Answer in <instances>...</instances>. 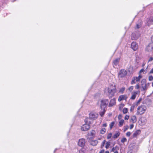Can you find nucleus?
I'll list each match as a JSON object with an SVG mask.
<instances>
[{
    "instance_id": "f257e3e1",
    "label": "nucleus",
    "mask_w": 153,
    "mask_h": 153,
    "mask_svg": "<svg viewBox=\"0 0 153 153\" xmlns=\"http://www.w3.org/2000/svg\"><path fill=\"white\" fill-rule=\"evenodd\" d=\"M117 92L116 87L115 85H110L108 88L107 95L109 98H112Z\"/></svg>"
},
{
    "instance_id": "f03ea898",
    "label": "nucleus",
    "mask_w": 153,
    "mask_h": 153,
    "mask_svg": "<svg viewBox=\"0 0 153 153\" xmlns=\"http://www.w3.org/2000/svg\"><path fill=\"white\" fill-rule=\"evenodd\" d=\"M149 83H146V79H143L141 82V88H142L141 91H143L144 92V93H145L149 88Z\"/></svg>"
},
{
    "instance_id": "7ed1b4c3",
    "label": "nucleus",
    "mask_w": 153,
    "mask_h": 153,
    "mask_svg": "<svg viewBox=\"0 0 153 153\" xmlns=\"http://www.w3.org/2000/svg\"><path fill=\"white\" fill-rule=\"evenodd\" d=\"M89 120L88 118L85 119V121L86 123L82 126L81 128L82 130L86 131L89 130L90 127V126L89 124L90 123V122L88 121Z\"/></svg>"
},
{
    "instance_id": "20e7f679",
    "label": "nucleus",
    "mask_w": 153,
    "mask_h": 153,
    "mask_svg": "<svg viewBox=\"0 0 153 153\" xmlns=\"http://www.w3.org/2000/svg\"><path fill=\"white\" fill-rule=\"evenodd\" d=\"M146 109V107L145 105H141L139 106L137 108L136 114L137 115H142L144 114Z\"/></svg>"
},
{
    "instance_id": "39448f33",
    "label": "nucleus",
    "mask_w": 153,
    "mask_h": 153,
    "mask_svg": "<svg viewBox=\"0 0 153 153\" xmlns=\"http://www.w3.org/2000/svg\"><path fill=\"white\" fill-rule=\"evenodd\" d=\"M100 107L101 108H105L108 103V99H104L101 101Z\"/></svg>"
},
{
    "instance_id": "423d86ee",
    "label": "nucleus",
    "mask_w": 153,
    "mask_h": 153,
    "mask_svg": "<svg viewBox=\"0 0 153 153\" xmlns=\"http://www.w3.org/2000/svg\"><path fill=\"white\" fill-rule=\"evenodd\" d=\"M127 74L126 71L125 70H121L119 71L118 74L119 78H122L124 77Z\"/></svg>"
},
{
    "instance_id": "0eeeda50",
    "label": "nucleus",
    "mask_w": 153,
    "mask_h": 153,
    "mask_svg": "<svg viewBox=\"0 0 153 153\" xmlns=\"http://www.w3.org/2000/svg\"><path fill=\"white\" fill-rule=\"evenodd\" d=\"M140 33L138 32L133 33L131 35V38L132 40L137 39L140 36Z\"/></svg>"
},
{
    "instance_id": "6e6552de",
    "label": "nucleus",
    "mask_w": 153,
    "mask_h": 153,
    "mask_svg": "<svg viewBox=\"0 0 153 153\" xmlns=\"http://www.w3.org/2000/svg\"><path fill=\"white\" fill-rule=\"evenodd\" d=\"M98 114L95 112H91L89 114V117L90 119L95 120L98 118Z\"/></svg>"
},
{
    "instance_id": "1a4fd4ad",
    "label": "nucleus",
    "mask_w": 153,
    "mask_h": 153,
    "mask_svg": "<svg viewBox=\"0 0 153 153\" xmlns=\"http://www.w3.org/2000/svg\"><path fill=\"white\" fill-rule=\"evenodd\" d=\"M131 48L134 51H135L137 49L138 45L136 42H134L131 44Z\"/></svg>"
},
{
    "instance_id": "9d476101",
    "label": "nucleus",
    "mask_w": 153,
    "mask_h": 153,
    "mask_svg": "<svg viewBox=\"0 0 153 153\" xmlns=\"http://www.w3.org/2000/svg\"><path fill=\"white\" fill-rule=\"evenodd\" d=\"M85 143V140L82 138L79 140L78 142V145L79 146L82 147L84 146Z\"/></svg>"
},
{
    "instance_id": "9b49d317",
    "label": "nucleus",
    "mask_w": 153,
    "mask_h": 153,
    "mask_svg": "<svg viewBox=\"0 0 153 153\" xmlns=\"http://www.w3.org/2000/svg\"><path fill=\"white\" fill-rule=\"evenodd\" d=\"M120 59L119 58H117L115 59L113 61V65L114 68H116L117 67V65L119 64Z\"/></svg>"
},
{
    "instance_id": "f8f14e48",
    "label": "nucleus",
    "mask_w": 153,
    "mask_h": 153,
    "mask_svg": "<svg viewBox=\"0 0 153 153\" xmlns=\"http://www.w3.org/2000/svg\"><path fill=\"white\" fill-rule=\"evenodd\" d=\"M153 49V43H150L146 48V50L149 52L151 51Z\"/></svg>"
},
{
    "instance_id": "ddd939ff",
    "label": "nucleus",
    "mask_w": 153,
    "mask_h": 153,
    "mask_svg": "<svg viewBox=\"0 0 153 153\" xmlns=\"http://www.w3.org/2000/svg\"><path fill=\"white\" fill-rule=\"evenodd\" d=\"M142 24V21L140 19L139 20L137 23L136 24V25L135 27V29H137L141 27Z\"/></svg>"
},
{
    "instance_id": "4468645a",
    "label": "nucleus",
    "mask_w": 153,
    "mask_h": 153,
    "mask_svg": "<svg viewBox=\"0 0 153 153\" xmlns=\"http://www.w3.org/2000/svg\"><path fill=\"white\" fill-rule=\"evenodd\" d=\"M116 104V99L115 98H114L111 100L109 104L108 105L109 107L112 106Z\"/></svg>"
},
{
    "instance_id": "2eb2a0df",
    "label": "nucleus",
    "mask_w": 153,
    "mask_h": 153,
    "mask_svg": "<svg viewBox=\"0 0 153 153\" xmlns=\"http://www.w3.org/2000/svg\"><path fill=\"white\" fill-rule=\"evenodd\" d=\"M127 98V97L126 95H122L120 96L118 98V101L119 102L123 100H126Z\"/></svg>"
},
{
    "instance_id": "dca6fc26",
    "label": "nucleus",
    "mask_w": 153,
    "mask_h": 153,
    "mask_svg": "<svg viewBox=\"0 0 153 153\" xmlns=\"http://www.w3.org/2000/svg\"><path fill=\"white\" fill-rule=\"evenodd\" d=\"M95 134V132L94 131L92 130L88 133L87 135L89 137L90 136V137L92 138L94 137Z\"/></svg>"
},
{
    "instance_id": "f3484780",
    "label": "nucleus",
    "mask_w": 153,
    "mask_h": 153,
    "mask_svg": "<svg viewBox=\"0 0 153 153\" xmlns=\"http://www.w3.org/2000/svg\"><path fill=\"white\" fill-rule=\"evenodd\" d=\"M147 23L149 26L150 25L153 24V17H150Z\"/></svg>"
},
{
    "instance_id": "a211bd4d",
    "label": "nucleus",
    "mask_w": 153,
    "mask_h": 153,
    "mask_svg": "<svg viewBox=\"0 0 153 153\" xmlns=\"http://www.w3.org/2000/svg\"><path fill=\"white\" fill-rule=\"evenodd\" d=\"M137 118L136 116L134 115L131 117V121L133 123H134L137 121Z\"/></svg>"
},
{
    "instance_id": "6ab92c4d",
    "label": "nucleus",
    "mask_w": 153,
    "mask_h": 153,
    "mask_svg": "<svg viewBox=\"0 0 153 153\" xmlns=\"http://www.w3.org/2000/svg\"><path fill=\"white\" fill-rule=\"evenodd\" d=\"M137 94V92H133L132 94V95L131 97V99L132 100H134Z\"/></svg>"
},
{
    "instance_id": "aec40b11",
    "label": "nucleus",
    "mask_w": 153,
    "mask_h": 153,
    "mask_svg": "<svg viewBox=\"0 0 153 153\" xmlns=\"http://www.w3.org/2000/svg\"><path fill=\"white\" fill-rule=\"evenodd\" d=\"M101 110L100 112V115L101 117H102L105 114V108H101Z\"/></svg>"
},
{
    "instance_id": "412c9836",
    "label": "nucleus",
    "mask_w": 153,
    "mask_h": 153,
    "mask_svg": "<svg viewBox=\"0 0 153 153\" xmlns=\"http://www.w3.org/2000/svg\"><path fill=\"white\" fill-rule=\"evenodd\" d=\"M98 143V141L97 140H92L91 142V144L92 146H96Z\"/></svg>"
},
{
    "instance_id": "4be33fe9",
    "label": "nucleus",
    "mask_w": 153,
    "mask_h": 153,
    "mask_svg": "<svg viewBox=\"0 0 153 153\" xmlns=\"http://www.w3.org/2000/svg\"><path fill=\"white\" fill-rule=\"evenodd\" d=\"M140 133V131L139 130H137L133 134L134 137H136L137 135L139 134Z\"/></svg>"
},
{
    "instance_id": "5701e85b",
    "label": "nucleus",
    "mask_w": 153,
    "mask_h": 153,
    "mask_svg": "<svg viewBox=\"0 0 153 153\" xmlns=\"http://www.w3.org/2000/svg\"><path fill=\"white\" fill-rule=\"evenodd\" d=\"M142 77V76L140 75L138 77H134V78L136 79V82H137L140 80Z\"/></svg>"
},
{
    "instance_id": "b1692460",
    "label": "nucleus",
    "mask_w": 153,
    "mask_h": 153,
    "mask_svg": "<svg viewBox=\"0 0 153 153\" xmlns=\"http://www.w3.org/2000/svg\"><path fill=\"white\" fill-rule=\"evenodd\" d=\"M124 121L123 120H121L119 122L118 125L120 127L123 126L124 123Z\"/></svg>"
},
{
    "instance_id": "393cba45",
    "label": "nucleus",
    "mask_w": 153,
    "mask_h": 153,
    "mask_svg": "<svg viewBox=\"0 0 153 153\" xmlns=\"http://www.w3.org/2000/svg\"><path fill=\"white\" fill-rule=\"evenodd\" d=\"M120 134V133L119 132H118L117 133L115 134L113 136V138L114 139L116 138L119 136Z\"/></svg>"
},
{
    "instance_id": "a878e982",
    "label": "nucleus",
    "mask_w": 153,
    "mask_h": 153,
    "mask_svg": "<svg viewBox=\"0 0 153 153\" xmlns=\"http://www.w3.org/2000/svg\"><path fill=\"white\" fill-rule=\"evenodd\" d=\"M106 129L104 128H102L100 131V133L101 134H104L106 132Z\"/></svg>"
},
{
    "instance_id": "bb28decb",
    "label": "nucleus",
    "mask_w": 153,
    "mask_h": 153,
    "mask_svg": "<svg viewBox=\"0 0 153 153\" xmlns=\"http://www.w3.org/2000/svg\"><path fill=\"white\" fill-rule=\"evenodd\" d=\"M125 88L124 87H123L120 88L119 91V92L122 94L123 93L125 90Z\"/></svg>"
},
{
    "instance_id": "cd10ccee",
    "label": "nucleus",
    "mask_w": 153,
    "mask_h": 153,
    "mask_svg": "<svg viewBox=\"0 0 153 153\" xmlns=\"http://www.w3.org/2000/svg\"><path fill=\"white\" fill-rule=\"evenodd\" d=\"M136 79H135L134 77H133L132 79L131 82V84L132 85L135 84L136 83Z\"/></svg>"
},
{
    "instance_id": "c85d7f7f",
    "label": "nucleus",
    "mask_w": 153,
    "mask_h": 153,
    "mask_svg": "<svg viewBox=\"0 0 153 153\" xmlns=\"http://www.w3.org/2000/svg\"><path fill=\"white\" fill-rule=\"evenodd\" d=\"M128 111V109L127 108H124L123 110V113L124 114L126 113Z\"/></svg>"
},
{
    "instance_id": "c756f323",
    "label": "nucleus",
    "mask_w": 153,
    "mask_h": 153,
    "mask_svg": "<svg viewBox=\"0 0 153 153\" xmlns=\"http://www.w3.org/2000/svg\"><path fill=\"white\" fill-rule=\"evenodd\" d=\"M110 142H108L106 143V145L105 146V148L107 149H108L109 148V147L110 145Z\"/></svg>"
},
{
    "instance_id": "7c9ffc66",
    "label": "nucleus",
    "mask_w": 153,
    "mask_h": 153,
    "mask_svg": "<svg viewBox=\"0 0 153 153\" xmlns=\"http://www.w3.org/2000/svg\"><path fill=\"white\" fill-rule=\"evenodd\" d=\"M114 122H112L110 124V127L111 129L114 126Z\"/></svg>"
},
{
    "instance_id": "2f4dec72",
    "label": "nucleus",
    "mask_w": 153,
    "mask_h": 153,
    "mask_svg": "<svg viewBox=\"0 0 153 153\" xmlns=\"http://www.w3.org/2000/svg\"><path fill=\"white\" fill-rule=\"evenodd\" d=\"M106 142V141L105 140H104L102 142V144L101 146V148H102L104 146Z\"/></svg>"
},
{
    "instance_id": "473e14b6",
    "label": "nucleus",
    "mask_w": 153,
    "mask_h": 153,
    "mask_svg": "<svg viewBox=\"0 0 153 153\" xmlns=\"http://www.w3.org/2000/svg\"><path fill=\"white\" fill-rule=\"evenodd\" d=\"M112 136V134L111 133H109L107 135V139H110Z\"/></svg>"
},
{
    "instance_id": "72a5a7b5",
    "label": "nucleus",
    "mask_w": 153,
    "mask_h": 153,
    "mask_svg": "<svg viewBox=\"0 0 153 153\" xmlns=\"http://www.w3.org/2000/svg\"><path fill=\"white\" fill-rule=\"evenodd\" d=\"M79 153H84L85 150L84 149L82 148L79 151Z\"/></svg>"
},
{
    "instance_id": "f704fd0d",
    "label": "nucleus",
    "mask_w": 153,
    "mask_h": 153,
    "mask_svg": "<svg viewBox=\"0 0 153 153\" xmlns=\"http://www.w3.org/2000/svg\"><path fill=\"white\" fill-rule=\"evenodd\" d=\"M127 141V139L125 138H122V139L121 140V142L122 143H124L125 142H126Z\"/></svg>"
},
{
    "instance_id": "c9c22d12",
    "label": "nucleus",
    "mask_w": 153,
    "mask_h": 153,
    "mask_svg": "<svg viewBox=\"0 0 153 153\" xmlns=\"http://www.w3.org/2000/svg\"><path fill=\"white\" fill-rule=\"evenodd\" d=\"M149 80L150 81L153 80V76H150L149 77Z\"/></svg>"
},
{
    "instance_id": "e433bc0d",
    "label": "nucleus",
    "mask_w": 153,
    "mask_h": 153,
    "mask_svg": "<svg viewBox=\"0 0 153 153\" xmlns=\"http://www.w3.org/2000/svg\"><path fill=\"white\" fill-rule=\"evenodd\" d=\"M134 105H132L131 106L130 111H133L134 110Z\"/></svg>"
},
{
    "instance_id": "4c0bfd02",
    "label": "nucleus",
    "mask_w": 153,
    "mask_h": 153,
    "mask_svg": "<svg viewBox=\"0 0 153 153\" xmlns=\"http://www.w3.org/2000/svg\"><path fill=\"white\" fill-rule=\"evenodd\" d=\"M133 89V86H130L128 89V90L130 91H131Z\"/></svg>"
},
{
    "instance_id": "58836bf2",
    "label": "nucleus",
    "mask_w": 153,
    "mask_h": 153,
    "mask_svg": "<svg viewBox=\"0 0 153 153\" xmlns=\"http://www.w3.org/2000/svg\"><path fill=\"white\" fill-rule=\"evenodd\" d=\"M152 61H153V57H150L149 59L148 62H151Z\"/></svg>"
},
{
    "instance_id": "ea45409f",
    "label": "nucleus",
    "mask_w": 153,
    "mask_h": 153,
    "mask_svg": "<svg viewBox=\"0 0 153 153\" xmlns=\"http://www.w3.org/2000/svg\"><path fill=\"white\" fill-rule=\"evenodd\" d=\"M142 100V98H140L139 99V100H138L137 102V105L139 104L140 102H141V101Z\"/></svg>"
},
{
    "instance_id": "a19ab883",
    "label": "nucleus",
    "mask_w": 153,
    "mask_h": 153,
    "mask_svg": "<svg viewBox=\"0 0 153 153\" xmlns=\"http://www.w3.org/2000/svg\"><path fill=\"white\" fill-rule=\"evenodd\" d=\"M129 117V116H128L127 115H126L125 116V117L124 119H125V120H127L128 119Z\"/></svg>"
},
{
    "instance_id": "79ce46f5",
    "label": "nucleus",
    "mask_w": 153,
    "mask_h": 153,
    "mask_svg": "<svg viewBox=\"0 0 153 153\" xmlns=\"http://www.w3.org/2000/svg\"><path fill=\"white\" fill-rule=\"evenodd\" d=\"M135 88L136 89H138L140 88L139 85V84H137L135 86Z\"/></svg>"
},
{
    "instance_id": "37998d69",
    "label": "nucleus",
    "mask_w": 153,
    "mask_h": 153,
    "mask_svg": "<svg viewBox=\"0 0 153 153\" xmlns=\"http://www.w3.org/2000/svg\"><path fill=\"white\" fill-rule=\"evenodd\" d=\"M131 135V133L130 132H128L126 133V135L128 137L130 136Z\"/></svg>"
},
{
    "instance_id": "c03bdc74",
    "label": "nucleus",
    "mask_w": 153,
    "mask_h": 153,
    "mask_svg": "<svg viewBox=\"0 0 153 153\" xmlns=\"http://www.w3.org/2000/svg\"><path fill=\"white\" fill-rule=\"evenodd\" d=\"M116 147H113L112 149L111 150V152H115V151L116 150Z\"/></svg>"
},
{
    "instance_id": "a18cd8bd",
    "label": "nucleus",
    "mask_w": 153,
    "mask_h": 153,
    "mask_svg": "<svg viewBox=\"0 0 153 153\" xmlns=\"http://www.w3.org/2000/svg\"><path fill=\"white\" fill-rule=\"evenodd\" d=\"M145 71L144 70V69H142L141 70H140V72H139V73L140 74L143 72V71Z\"/></svg>"
},
{
    "instance_id": "49530a36",
    "label": "nucleus",
    "mask_w": 153,
    "mask_h": 153,
    "mask_svg": "<svg viewBox=\"0 0 153 153\" xmlns=\"http://www.w3.org/2000/svg\"><path fill=\"white\" fill-rule=\"evenodd\" d=\"M152 73H153V68L150 70V71L149 73V74H152Z\"/></svg>"
},
{
    "instance_id": "de8ad7c7",
    "label": "nucleus",
    "mask_w": 153,
    "mask_h": 153,
    "mask_svg": "<svg viewBox=\"0 0 153 153\" xmlns=\"http://www.w3.org/2000/svg\"><path fill=\"white\" fill-rule=\"evenodd\" d=\"M123 107V105H120V106H119V110H121L122 109Z\"/></svg>"
},
{
    "instance_id": "09e8293b",
    "label": "nucleus",
    "mask_w": 153,
    "mask_h": 153,
    "mask_svg": "<svg viewBox=\"0 0 153 153\" xmlns=\"http://www.w3.org/2000/svg\"><path fill=\"white\" fill-rule=\"evenodd\" d=\"M134 127V125L133 124H131L130 125V129H132Z\"/></svg>"
},
{
    "instance_id": "8fccbe9b",
    "label": "nucleus",
    "mask_w": 153,
    "mask_h": 153,
    "mask_svg": "<svg viewBox=\"0 0 153 153\" xmlns=\"http://www.w3.org/2000/svg\"><path fill=\"white\" fill-rule=\"evenodd\" d=\"M128 126H127V127H126L125 128H124V132L125 131L127 130L128 129Z\"/></svg>"
},
{
    "instance_id": "3c124183",
    "label": "nucleus",
    "mask_w": 153,
    "mask_h": 153,
    "mask_svg": "<svg viewBox=\"0 0 153 153\" xmlns=\"http://www.w3.org/2000/svg\"><path fill=\"white\" fill-rule=\"evenodd\" d=\"M104 151V150H101L100 152L99 153H103Z\"/></svg>"
},
{
    "instance_id": "603ef678",
    "label": "nucleus",
    "mask_w": 153,
    "mask_h": 153,
    "mask_svg": "<svg viewBox=\"0 0 153 153\" xmlns=\"http://www.w3.org/2000/svg\"><path fill=\"white\" fill-rule=\"evenodd\" d=\"M103 127H106L107 126V124L106 123H104L103 125Z\"/></svg>"
},
{
    "instance_id": "864d4df0",
    "label": "nucleus",
    "mask_w": 153,
    "mask_h": 153,
    "mask_svg": "<svg viewBox=\"0 0 153 153\" xmlns=\"http://www.w3.org/2000/svg\"><path fill=\"white\" fill-rule=\"evenodd\" d=\"M151 40L153 42V36H152L151 38Z\"/></svg>"
},
{
    "instance_id": "5fc2aeb1",
    "label": "nucleus",
    "mask_w": 153,
    "mask_h": 153,
    "mask_svg": "<svg viewBox=\"0 0 153 153\" xmlns=\"http://www.w3.org/2000/svg\"><path fill=\"white\" fill-rule=\"evenodd\" d=\"M145 63H143L142 65V66L143 67L145 65Z\"/></svg>"
},
{
    "instance_id": "6e6d98bb",
    "label": "nucleus",
    "mask_w": 153,
    "mask_h": 153,
    "mask_svg": "<svg viewBox=\"0 0 153 153\" xmlns=\"http://www.w3.org/2000/svg\"><path fill=\"white\" fill-rule=\"evenodd\" d=\"M105 153H109V152L108 151H106L105 152Z\"/></svg>"
},
{
    "instance_id": "4d7b16f0",
    "label": "nucleus",
    "mask_w": 153,
    "mask_h": 153,
    "mask_svg": "<svg viewBox=\"0 0 153 153\" xmlns=\"http://www.w3.org/2000/svg\"><path fill=\"white\" fill-rule=\"evenodd\" d=\"M114 153H118V152L117 151H116L114 152Z\"/></svg>"
},
{
    "instance_id": "13d9d810",
    "label": "nucleus",
    "mask_w": 153,
    "mask_h": 153,
    "mask_svg": "<svg viewBox=\"0 0 153 153\" xmlns=\"http://www.w3.org/2000/svg\"><path fill=\"white\" fill-rule=\"evenodd\" d=\"M152 87H153V82H152Z\"/></svg>"
}]
</instances>
